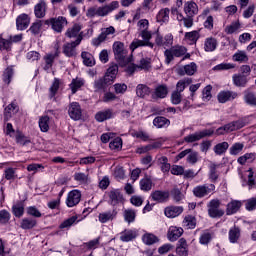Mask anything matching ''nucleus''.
Wrapping results in <instances>:
<instances>
[{
    "label": "nucleus",
    "mask_w": 256,
    "mask_h": 256,
    "mask_svg": "<svg viewBox=\"0 0 256 256\" xmlns=\"http://www.w3.org/2000/svg\"><path fill=\"white\" fill-rule=\"evenodd\" d=\"M112 49H113L114 57L118 65H120V67H127V65H129V63L133 61L131 57H127L128 51L127 49H125V44H123L122 42H119V41L114 42Z\"/></svg>",
    "instance_id": "obj_1"
},
{
    "label": "nucleus",
    "mask_w": 256,
    "mask_h": 256,
    "mask_svg": "<svg viewBox=\"0 0 256 256\" xmlns=\"http://www.w3.org/2000/svg\"><path fill=\"white\" fill-rule=\"evenodd\" d=\"M187 53V48L183 46H172L164 51L165 63L169 65L175 57H183Z\"/></svg>",
    "instance_id": "obj_2"
},
{
    "label": "nucleus",
    "mask_w": 256,
    "mask_h": 256,
    "mask_svg": "<svg viewBox=\"0 0 256 256\" xmlns=\"http://www.w3.org/2000/svg\"><path fill=\"white\" fill-rule=\"evenodd\" d=\"M215 134V129H204L199 132H195L184 137L185 143H195L196 141H201V139H205V137H211Z\"/></svg>",
    "instance_id": "obj_3"
},
{
    "label": "nucleus",
    "mask_w": 256,
    "mask_h": 256,
    "mask_svg": "<svg viewBox=\"0 0 256 256\" xmlns=\"http://www.w3.org/2000/svg\"><path fill=\"white\" fill-rule=\"evenodd\" d=\"M219 207H221V201L217 199H213L208 203V215L212 219H217V217H223L225 215V211Z\"/></svg>",
    "instance_id": "obj_4"
},
{
    "label": "nucleus",
    "mask_w": 256,
    "mask_h": 256,
    "mask_svg": "<svg viewBox=\"0 0 256 256\" xmlns=\"http://www.w3.org/2000/svg\"><path fill=\"white\" fill-rule=\"evenodd\" d=\"M44 25H51L53 31L56 33H61L63 27L67 25V18L59 16L58 18H50L44 21Z\"/></svg>",
    "instance_id": "obj_5"
},
{
    "label": "nucleus",
    "mask_w": 256,
    "mask_h": 256,
    "mask_svg": "<svg viewBox=\"0 0 256 256\" xmlns=\"http://www.w3.org/2000/svg\"><path fill=\"white\" fill-rule=\"evenodd\" d=\"M81 41H83V36H78L75 41L70 43H66L63 45V53L66 57H76L77 50L76 47L81 45Z\"/></svg>",
    "instance_id": "obj_6"
},
{
    "label": "nucleus",
    "mask_w": 256,
    "mask_h": 256,
    "mask_svg": "<svg viewBox=\"0 0 256 256\" xmlns=\"http://www.w3.org/2000/svg\"><path fill=\"white\" fill-rule=\"evenodd\" d=\"M68 115L73 121H79L83 116V110L79 102H72L68 106Z\"/></svg>",
    "instance_id": "obj_7"
},
{
    "label": "nucleus",
    "mask_w": 256,
    "mask_h": 256,
    "mask_svg": "<svg viewBox=\"0 0 256 256\" xmlns=\"http://www.w3.org/2000/svg\"><path fill=\"white\" fill-rule=\"evenodd\" d=\"M215 191V184H209L207 185H200L196 186L193 189V193L195 197H198L199 199H202V197H206V195H209V193Z\"/></svg>",
    "instance_id": "obj_8"
},
{
    "label": "nucleus",
    "mask_w": 256,
    "mask_h": 256,
    "mask_svg": "<svg viewBox=\"0 0 256 256\" xmlns=\"http://www.w3.org/2000/svg\"><path fill=\"white\" fill-rule=\"evenodd\" d=\"M111 85H113V82L109 79V76L105 75L94 81V89L96 92L103 91L105 93L107 88Z\"/></svg>",
    "instance_id": "obj_9"
},
{
    "label": "nucleus",
    "mask_w": 256,
    "mask_h": 256,
    "mask_svg": "<svg viewBox=\"0 0 256 256\" xmlns=\"http://www.w3.org/2000/svg\"><path fill=\"white\" fill-rule=\"evenodd\" d=\"M81 202V192L79 190H72L68 193L66 199L67 207H75V205H79Z\"/></svg>",
    "instance_id": "obj_10"
},
{
    "label": "nucleus",
    "mask_w": 256,
    "mask_h": 256,
    "mask_svg": "<svg viewBox=\"0 0 256 256\" xmlns=\"http://www.w3.org/2000/svg\"><path fill=\"white\" fill-rule=\"evenodd\" d=\"M108 197L110 199V205L115 207V205H119V203H124L125 198H123V194L120 189H113L109 192Z\"/></svg>",
    "instance_id": "obj_11"
},
{
    "label": "nucleus",
    "mask_w": 256,
    "mask_h": 256,
    "mask_svg": "<svg viewBox=\"0 0 256 256\" xmlns=\"http://www.w3.org/2000/svg\"><path fill=\"white\" fill-rule=\"evenodd\" d=\"M195 73H197V64H195V62H191L177 69V75H180V77H184V75H195Z\"/></svg>",
    "instance_id": "obj_12"
},
{
    "label": "nucleus",
    "mask_w": 256,
    "mask_h": 256,
    "mask_svg": "<svg viewBox=\"0 0 256 256\" xmlns=\"http://www.w3.org/2000/svg\"><path fill=\"white\" fill-rule=\"evenodd\" d=\"M113 33H115V27L110 26L106 28L104 31L101 32V34L97 38L93 39L92 41L93 45L95 47H99V45H101V43H103V41L107 39V36L113 35Z\"/></svg>",
    "instance_id": "obj_13"
},
{
    "label": "nucleus",
    "mask_w": 256,
    "mask_h": 256,
    "mask_svg": "<svg viewBox=\"0 0 256 256\" xmlns=\"http://www.w3.org/2000/svg\"><path fill=\"white\" fill-rule=\"evenodd\" d=\"M19 113V105L17 103L12 102L4 109V121L7 123L13 115H17Z\"/></svg>",
    "instance_id": "obj_14"
},
{
    "label": "nucleus",
    "mask_w": 256,
    "mask_h": 256,
    "mask_svg": "<svg viewBox=\"0 0 256 256\" xmlns=\"http://www.w3.org/2000/svg\"><path fill=\"white\" fill-rule=\"evenodd\" d=\"M176 254L178 256H189V245L185 238H180L176 246Z\"/></svg>",
    "instance_id": "obj_15"
},
{
    "label": "nucleus",
    "mask_w": 256,
    "mask_h": 256,
    "mask_svg": "<svg viewBox=\"0 0 256 256\" xmlns=\"http://www.w3.org/2000/svg\"><path fill=\"white\" fill-rule=\"evenodd\" d=\"M238 94L237 92H233V91H221L218 95H217V99L219 101V103H227V101H233V99H237Z\"/></svg>",
    "instance_id": "obj_16"
},
{
    "label": "nucleus",
    "mask_w": 256,
    "mask_h": 256,
    "mask_svg": "<svg viewBox=\"0 0 256 256\" xmlns=\"http://www.w3.org/2000/svg\"><path fill=\"white\" fill-rule=\"evenodd\" d=\"M31 23V20L29 19V15L27 14H21L16 19V27L19 29V31H25L27 27H29V24Z\"/></svg>",
    "instance_id": "obj_17"
},
{
    "label": "nucleus",
    "mask_w": 256,
    "mask_h": 256,
    "mask_svg": "<svg viewBox=\"0 0 256 256\" xmlns=\"http://www.w3.org/2000/svg\"><path fill=\"white\" fill-rule=\"evenodd\" d=\"M181 235H183V228H179L177 226L169 227V230L167 233V238L169 239V241L171 242L177 241V239H179Z\"/></svg>",
    "instance_id": "obj_18"
},
{
    "label": "nucleus",
    "mask_w": 256,
    "mask_h": 256,
    "mask_svg": "<svg viewBox=\"0 0 256 256\" xmlns=\"http://www.w3.org/2000/svg\"><path fill=\"white\" fill-rule=\"evenodd\" d=\"M164 213L166 217L173 219L175 217H179L181 213H183V207L182 206H168L165 208Z\"/></svg>",
    "instance_id": "obj_19"
},
{
    "label": "nucleus",
    "mask_w": 256,
    "mask_h": 256,
    "mask_svg": "<svg viewBox=\"0 0 256 256\" xmlns=\"http://www.w3.org/2000/svg\"><path fill=\"white\" fill-rule=\"evenodd\" d=\"M151 197H152L153 201H157V203H165V202L169 201V192L156 190L151 193Z\"/></svg>",
    "instance_id": "obj_20"
},
{
    "label": "nucleus",
    "mask_w": 256,
    "mask_h": 256,
    "mask_svg": "<svg viewBox=\"0 0 256 256\" xmlns=\"http://www.w3.org/2000/svg\"><path fill=\"white\" fill-rule=\"evenodd\" d=\"M169 94V88H167V85L162 84L155 88L154 93L152 94L153 99H165L167 95Z\"/></svg>",
    "instance_id": "obj_21"
},
{
    "label": "nucleus",
    "mask_w": 256,
    "mask_h": 256,
    "mask_svg": "<svg viewBox=\"0 0 256 256\" xmlns=\"http://www.w3.org/2000/svg\"><path fill=\"white\" fill-rule=\"evenodd\" d=\"M47 12V4L45 1H40L38 4L34 7V14L37 19H43L45 17Z\"/></svg>",
    "instance_id": "obj_22"
},
{
    "label": "nucleus",
    "mask_w": 256,
    "mask_h": 256,
    "mask_svg": "<svg viewBox=\"0 0 256 256\" xmlns=\"http://www.w3.org/2000/svg\"><path fill=\"white\" fill-rule=\"evenodd\" d=\"M113 116V109H106L104 111L97 112L95 119L98 123H103V121H107V119H113Z\"/></svg>",
    "instance_id": "obj_23"
},
{
    "label": "nucleus",
    "mask_w": 256,
    "mask_h": 256,
    "mask_svg": "<svg viewBox=\"0 0 256 256\" xmlns=\"http://www.w3.org/2000/svg\"><path fill=\"white\" fill-rule=\"evenodd\" d=\"M184 13L187 15V17H195V15L199 13V8L197 7V3L195 2L185 3Z\"/></svg>",
    "instance_id": "obj_24"
},
{
    "label": "nucleus",
    "mask_w": 256,
    "mask_h": 256,
    "mask_svg": "<svg viewBox=\"0 0 256 256\" xmlns=\"http://www.w3.org/2000/svg\"><path fill=\"white\" fill-rule=\"evenodd\" d=\"M243 203L239 200H232L230 203L226 206V215H235L239 209H241V206Z\"/></svg>",
    "instance_id": "obj_25"
},
{
    "label": "nucleus",
    "mask_w": 256,
    "mask_h": 256,
    "mask_svg": "<svg viewBox=\"0 0 256 256\" xmlns=\"http://www.w3.org/2000/svg\"><path fill=\"white\" fill-rule=\"evenodd\" d=\"M136 95L140 99H145L151 95V88L145 84H138L136 87Z\"/></svg>",
    "instance_id": "obj_26"
},
{
    "label": "nucleus",
    "mask_w": 256,
    "mask_h": 256,
    "mask_svg": "<svg viewBox=\"0 0 256 256\" xmlns=\"http://www.w3.org/2000/svg\"><path fill=\"white\" fill-rule=\"evenodd\" d=\"M232 79L236 87H247V83H249L247 75L245 74H235Z\"/></svg>",
    "instance_id": "obj_27"
},
{
    "label": "nucleus",
    "mask_w": 256,
    "mask_h": 256,
    "mask_svg": "<svg viewBox=\"0 0 256 256\" xmlns=\"http://www.w3.org/2000/svg\"><path fill=\"white\" fill-rule=\"evenodd\" d=\"M117 217V210H112L108 212L100 213L98 219L100 223H107L108 221H113Z\"/></svg>",
    "instance_id": "obj_28"
},
{
    "label": "nucleus",
    "mask_w": 256,
    "mask_h": 256,
    "mask_svg": "<svg viewBox=\"0 0 256 256\" xmlns=\"http://www.w3.org/2000/svg\"><path fill=\"white\" fill-rule=\"evenodd\" d=\"M153 125L157 129H163L164 127H169V125H171V120L165 118L164 116H157L153 120Z\"/></svg>",
    "instance_id": "obj_29"
},
{
    "label": "nucleus",
    "mask_w": 256,
    "mask_h": 256,
    "mask_svg": "<svg viewBox=\"0 0 256 256\" xmlns=\"http://www.w3.org/2000/svg\"><path fill=\"white\" fill-rule=\"evenodd\" d=\"M134 239H137L136 231L124 230L123 232H121L120 241H123L124 243H129V241H133Z\"/></svg>",
    "instance_id": "obj_30"
},
{
    "label": "nucleus",
    "mask_w": 256,
    "mask_h": 256,
    "mask_svg": "<svg viewBox=\"0 0 256 256\" xmlns=\"http://www.w3.org/2000/svg\"><path fill=\"white\" fill-rule=\"evenodd\" d=\"M228 235L230 243H238L239 239L241 238V229L234 226L230 228Z\"/></svg>",
    "instance_id": "obj_31"
},
{
    "label": "nucleus",
    "mask_w": 256,
    "mask_h": 256,
    "mask_svg": "<svg viewBox=\"0 0 256 256\" xmlns=\"http://www.w3.org/2000/svg\"><path fill=\"white\" fill-rule=\"evenodd\" d=\"M191 83H193V79L192 78H184L181 79L177 82L176 84V93H183L185 91L186 87H189V85H191Z\"/></svg>",
    "instance_id": "obj_32"
},
{
    "label": "nucleus",
    "mask_w": 256,
    "mask_h": 256,
    "mask_svg": "<svg viewBox=\"0 0 256 256\" xmlns=\"http://www.w3.org/2000/svg\"><path fill=\"white\" fill-rule=\"evenodd\" d=\"M138 47H150L151 49H153L154 44L152 42H149V40L145 42L143 40L135 39L130 44V49L131 51H135V49H138Z\"/></svg>",
    "instance_id": "obj_33"
},
{
    "label": "nucleus",
    "mask_w": 256,
    "mask_h": 256,
    "mask_svg": "<svg viewBox=\"0 0 256 256\" xmlns=\"http://www.w3.org/2000/svg\"><path fill=\"white\" fill-rule=\"evenodd\" d=\"M57 57H59V52H56L54 54H46L44 56V61L46 63L44 66L45 71L53 67V63H55V59H57Z\"/></svg>",
    "instance_id": "obj_34"
},
{
    "label": "nucleus",
    "mask_w": 256,
    "mask_h": 256,
    "mask_svg": "<svg viewBox=\"0 0 256 256\" xmlns=\"http://www.w3.org/2000/svg\"><path fill=\"white\" fill-rule=\"evenodd\" d=\"M119 73V66L114 64L107 69V72L104 76L108 77L112 83H115V79H117V74Z\"/></svg>",
    "instance_id": "obj_35"
},
{
    "label": "nucleus",
    "mask_w": 256,
    "mask_h": 256,
    "mask_svg": "<svg viewBox=\"0 0 256 256\" xmlns=\"http://www.w3.org/2000/svg\"><path fill=\"white\" fill-rule=\"evenodd\" d=\"M215 49H217V39L207 38L204 43V50L209 53L215 51Z\"/></svg>",
    "instance_id": "obj_36"
},
{
    "label": "nucleus",
    "mask_w": 256,
    "mask_h": 256,
    "mask_svg": "<svg viewBox=\"0 0 256 256\" xmlns=\"http://www.w3.org/2000/svg\"><path fill=\"white\" fill-rule=\"evenodd\" d=\"M153 187V180L147 175L140 180V189L141 191H151Z\"/></svg>",
    "instance_id": "obj_37"
},
{
    "label": "nucleus",
    "mask_w": 256,
    "mask_h": 256,
    "mask_svg": "<svg viewBox=\"0 0 256 256\" xmlns=\"http://www.w3.org/2000/svg\"><path fill=\"white\" fill-rule=\"evenodd\" d=\"M20 227L25 230L33 229V227H37V220L33 218H24L21 221Z\"/></svg>",
    "instance_id": "obj_38"
},
{
    "label": "nucleus",
    "mask_w": 256,
    "mask_h": 256,
    "mask_svg": "<svg viewBox=\"0 0 256 256\" xmlns=\"http://www.w3.org/2000/svg\"><path fill=\"white\" fill-rule=\"evenodd\" d=\"M169 13V8L161 9L156 16L157 22L167 23V21H169Z\"/></svg>",
    "instance_id": "obj_39"
},
{
    "label": "nucleus",
    "mask_w": 256,
    "mask_h": 256,
    "mask_svg": "<svg viewBox=\"0 0 256 256\" xmlns=\"http://www.w3.org/2000/svg\"><path fill=\"white\" fill-rule=\"evenodd\" d=\"M244 101L247 105H251L252 107H256V95L255 93L246 90L244 92Z\"/></svg>",
    "instance_id": "obj_40"
},
{
    "label": "nucleus",
    "mask_w": 256,
    "mask_h": 256,
    "mask_svg": "<svg viewBox=\"0 0 256 256\" xmlns=\"http://www.w3.org/2000/svg\"><path fill=\"white\" fill-rule=\"evenodd\" d=\"M81 57L83 59L84 65H86V67H93V65H95V58L93 57V55L91 53L82 52Z\"/></svg>",
    "instance_id": "obj_41"
},
{
    "label": "nucleus",
    "mask_w": 256,
    "mask_h": 256,
    "mask_svg": "<svg viewBox=\"0 0 256 256\" xmlns=\"http://www.w3.org/2000/svg\"><path fill=\"white\" fill-rule=\"evenodd\" d=\"M12 213L14 217H17L18 219L23 217V214L25 213V206L22 202L12 206Z\"/></svg>",
    "instance_id": "obj_42"
},
{
    "label": "nucleus",
    "mask_w": 256,
    "mask_h": 256,
    "mask_svg": "<svg viewBox=\"0 0 256 256\" xmlns=\"http://www.w3.org/2000/svg\"><path fill=\"white\" fill-rule=\"evenodd\" d=\"M227 149H229V143L221 142L214 146V153L216 155H223L224 153H227Z\"/></svg>",
    "instance_id": "obj_43"
},
{
    "label": "nucleus",
    "mask_w": 256,
    "mask_h": 256,
    "mask_svg": "<svg viewBox=\"0 0 256 256\" xmlns=\"http://www.w3.org/2000/svg\"><path fill=\"white\" fill-rule=\"evenodd\" d=\"M81 31V25L74 24L72 28H69L66 31V37L73 39V37H79V32Z\"/></svg>",
    "instance_id": "obj_44"
},
{
    "label": "nucleus",
    "mask_w": 256,
    "mask_h": 256,
    "mask_svg": "<svg viewBox=\"0 0 256 256\" xmlns=\"http://www.w3.org/2000/svg\"><path fill=\"white\" fill-rule=\"evenodd\" d=\"M85 85V82H83L82 79H73L70 84V89L72 91V95H75L79 89H81Z\"/></svg>",
    "instance_id": "obj_45"
},
{
    "label": "nucleus",
    "mask_w": 256,
    "mask_h": 256,
    "mask_svg": "<svg viewBox=\"0 0 256 256\" xmlns=\"http://www.w3.org/2000/svg\"><path fill=\"white\" fill-rule=\"evenodd\" d=\"M158 163L161 165V171H163V173H169L171 164H169V159L166 156L160 157Z\"/></svg>",
    "instance_id": "obj_46"
},
{
    "label": "nucleus",
    "mask_w": 256,
    "mask_h": 256,
    "mask_svg": "<svg viewBox=\"0 0 256 256\" xmlns=\"http://www.w3.org/2000/svg\"><path fill=\"white\" fill-rule=\"evenodd\" d=\"M142 241L145 243V245H154V243H158L159 238H157V236L154 234L146 233L143 235Z\"/></svg>",
    "instance_id": "obj_47"
},
{
    "label": "nucleus",
    "mask_w": 256,
    "mask_h": 256,
    "mask_svg": "<svg viewBox=\"0 0 256 256\" xmlns=\"http://www.w3.org/2000/svg\"><path fill=\"white\" fill-rule=\"evenodd\" d=\"M135 217H137V212L133 209H126L124 210V220L126 223H133L135 222Z\"/></svg>",
    "instance_id": "obj_48"
},
{
    "label": "nucleus",
    "mask_w": 256,
    "mask_h": 256,
    "mask_svg": "<svg viewBox=\"0 0 256 256\" xmlns=\"http://www.w3.org/2000/svg\"><path fill=\"white\" fill-rule=\"evenodd\" d=\"M233 61H237L238 63H247L249 61V57L245 51H238L233 55Z\"/></svg>",
    "instance_id": "obj_49"
},
{
    "label": "nucleus",
    "mask_w": 256,
    "mask_h": 256,
    "mask_svg": "<svg viewBox=\"0 0 256 256\" xmlns=\"http://www.w3.org/2000/svg\"><path fill=\"white\" fill-rule=\"evenodd\" d=\"M41 27H43V21L37 20L36 22L32 23L29 31L32 33V35H39V33H41Z\"/></svg>",
    "instance_id": "obj_50"
},
{
    "label": "nucleus",
    "mask_w": 256,
    "mask_h": 256,
    "mask_svg": "<svg viewBox=\"0 0 256 256\" xmlns=\"http://www.w3.org/2000/svg\"><path fill=\"white\" fill-rule=\"evenodd\" d=\"M39 127L43 133L49 131V116H42L39 119Z\"/></svg>",
    "instance_id": "obj_51"
},
{
    "label": "nucleus",
    "mask_w": 256,
    "mask_h": 256,
    "mask_svg": "<svg viewBox=\"0 0 256 256\" xmlns=\"http://www.w3.org/2000/svg\"><path fill=\"white\" fill-rule=\"evenodd\" d=\"M59 85H61V82L58 78H55L49 91H50V99H53L55 95H57V92L59 91Z\"/></svg>",
    "instance_id": "obj_52"
},
{
    "label": "nucleus",
    "mask_w": 256,
    "mask_h": 256,
    "mask_svg": "<svg viewBox=\"0 0 256 256\" xmlns=\"http://www.w3.org/2000/svg\"><path fill=\"white\" fill-rule=\"evenodd\" d=\"M209 169V179L212 183H216L217 180L219 179V174H217V165L211 164Z\"/></svg>",
    "instance_id": "obj_53"
},
{
    "label": "nucleus",
    "mask_w": 256,
    "mask_h": 256,
    "mask_svg": "<svg viewBox=\"0 0 256 256\" xmlns=\"http://www.w3.org/2000/svg\"><path fill=\"white\" fill-rule=\"evenodd\" d=\"M11 221V213L7 210L0 211V225H7Z\"/></svg>",
    "instance_id": "obj_54"
},
{
    "label": "nucleus",
    "mask_w": 256,
    "mask_h": 256,
    "mask_svg": "<svg viewBox=\"0 0 256 256\" xmlns=\"http://www.w3.org/2000/svg\"><path fill=\"white\" fill-rule=\"evenodd\" d=\"M109 147L112 150H119L123 147V139L121 137L115 138L113 141L109 143Z\"/></svg>",
    "instance_id": "obj_55"
},
{
    "label": "nucleus",
    "mask_w": 256,
    "mask_h": 256,
    "mask_svg": "<svg viewBox=\"0 0 256 256\" xmlns=\"http://www.w3.org/2000/svg\"><path fill=\"white\" fill-rule=\"evenodd\" d=\"M184 223L186 224L188 229H195L197 225V220L195 219V217L188 215L184 218Z\"/></svg>",
    "instance_id": "obj_56"
},
{
    "label": "nucleus",
    "mask_w": 256,
    "mask_h": 256,
    "mask_svg": "<svg viewBox=\"0 0 256 256\" xmlns=\"http://www.w3.org/2000/svg\"><path fill=\"white\" fill-rule=\"evenodd\" d=\"M12 77H13V68L11 67L6 68L3 73L4 83H7V85H9V83H11Z\"/></svg>",
    "instance_id": "obj_57"
},
{
    "label": "nucleus",
    "mask_w": 256,
    "mask_h": 256,
    "mask_svg": "<svg viewBox=\"0 0 256 256\" xmlns=\"http://www.w3.org/2000/svg\"><path fill=\"white\" fill-rule=\"evenodd\" d=\"M243 147H245L243 143H235L230 147V155H239L243 151Z\"/></svg>",
    "instance_id": "obj_58"
},
{
    "label": "nucleus",
    "mask_w": 256,
    "mask_h": 256,
    "mask_svg": "<svg viewBox=\"0 0 256 256\" xmlns=\"http://www.w3.org/2000/svg\"><path fill=\"white\" fill-rule=\"evenodd\" d=\"M212 90H213V86H211V85H207L203 89V91H202V95H203L202 99H203V101H211V97H212L211 91Z\"/></svg>",
    "instance_id": "obj_59"
},
{
    "label": "nucleus",
    "mask_w": 256,
    "mask_h": 256,
    "mask_svg": "<svg viewBox=\"0 0 256 256\" xmlns=\"http://www.w3.org/2000/svg\"><path fill=\"white\" fill-rule=\"evenodd\" d=\"M114 91L117 95H123L124 93L127 92V84L125 83H117L114 84Z\"/></svg>",
    "instance_id": "obj_60"
},
{
    "label": "nucleus",
    "mask_w": 256,
    "mask_h": 256,
    "mask_svg": "<svg viewBox=\"0 0 256 256\" xmlns=\"http://www.w3.org/2000/svg\"><path fill=\"white\" fill-rule=\"evenodd\" d=\"M75 221H77V216H72L66 219L63 223L60 224V229H68L75 223Z\"/></svg>",
    "instance_id": "obj_61"
},
{
    "label": "nucleus",
    "mask_w": 256,
    "mask_h": 256,
    "mask_svg": "<svg viewBox=\"0 0 256 256\" xmlns=\"http://www.w3.org/2000/svg\"><path fill=\"white\" fill-rule=\"evenodd\" d=\"M16 143H18L19 145L25 146V145H29V143H31V140H29L25 135L19 133L16 135Z\"/></svg>",
    "instance_id": "obj_62"
},
{
    "label": "nucleus",
    "mask_w": 256,
    "mask_h": 256,
    "mask_svg": "<svg viewBox=\"0 0 256 256\" xmlns=\"http://www.w3.org/2000/svg\"><path fill=\"white\" fill-rule=\"evenodd\" d=\"M74 179L78 181V183L85 184L87 181H89V176H87L85 173L78 172L74 174Z\"/></svg>",
    "instance_id": "obj_63"
},
{
    "label": "nucleus",
    "mask_w": 256,
    "mask_h": 256,
    "mask_svg": "<svg viewBox=\"0 0 256 256\" xmlns=\"http://www.w3.org/2000/svg\"><path fill=\"white\" fill-rule=\"evenodd\" d=\"M245 207H246L247 211H255V209H256V198L253 197V198L248 199L246 201Z\"/></svg>",
    "instance_id": "obj_64"
}]
</instances>
